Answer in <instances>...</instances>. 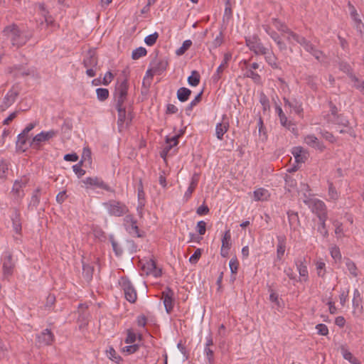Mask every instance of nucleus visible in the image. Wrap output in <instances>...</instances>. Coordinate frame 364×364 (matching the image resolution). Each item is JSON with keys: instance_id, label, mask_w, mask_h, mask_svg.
Wrapping results in <instances>:
<instances>
[{"instance_id": "f257e3e1", "label": "nucleus", "mask_w": 364, "mask_h": 364, "mask_svg": "<svg viewBox=\"0 0 364 364\" xmlns=\"http://www.w3.org/2000/svg\"><path fill=\"white\" fill-rule=\"evenodd\" d=\"M123 75L125 78L120 82L119 78H118L117 80L119 85L117 87H115V97H117L116 107L118 112L117 124L119 132H122L127 129L132 121V106L127 99L129 85L127 83V73L126 70L123 71Z\"/></svg>"}, {"instance_id": "f03ea898", "label": "nucleus", "mask_w": 364, "mask_h": 364, "mask_svg": "<svg viewBox=\"0 0 364 364\" xmlns=\"http://www.w3.org/2000/svg\"><path fill=\"white\" fill-rule=\"evenodd\" d=\"M2 35L6 39H10L12 46L17 48L25 45L32 37L31 33H24L21 32L17 25L14 23L6 26L2 31Z\"/></svg>"}, {"instance_id": "7ed1b4c3", "label": "nucleus", "mask_w": 364, "mask_h": 364, "mask_svg": "<svg viewBox=\"0 0 364 364\" xmlns=\"http://www.w3.org/2000/svg\"><path fill=\"white\" fill-rule=\"evenodd\" d=\"M118 286L123 292L125 299L130 304H135L137 300V292L131 280L126 276H122L118 280Z\"/></svg>"}, {"instance_id": "20e7f679", "label": "nucleus", "mask_w": 364, "mask_h": 364, "mask_svg": "<svg viewBox=\"0 0 364 364\" xmlns=\"http://www.w3.org/2000/svg\"><path fill=\"white\" fill-rule=\"evenodd\" d=\"M83 65L87 68L86 74L92 77L96 75L98 58L95 50H89L83 59Z\"/></svg>"}, {"instance_id": "39448f33", "label": "nucleus", "mask_w": 364, "mask_h": 364, "mask_svg": "<svg viewBox=\"0 0 364 364\" xmlns=\"http://www.w3.org/2000/svg\"><path fill=\"white\" fill-rule=\"evenodd\" d=\"M58 134V131L54 129H51L48 132H41L33 138L30 146L33 149L40 150L43 142L50 140L57 136Z\"/></svg>"}, {"instance_id": "423d86ee", "label": "nucleus", "mask_w": 364, "mask_h": 364, "mask_svg": "<svg viewBox=\"0 0 364 364\" xmlns=\"http://www.w3.org/2000/svg\"><path fill=\"white\" fill-rule=\"evenodd\" d=\"M245 43L249 49L256 55L265 54V50L267 48L264 46L257 36L254 35L252 36L246 37Z\"/></svg>"}, {"instance_id": "0eeeda50", "label": "nucleus", "mask_w": 364, "mask_h": 364, "mask_svg": "<svg viewBox=\"0 0 364 364\" xmlns=\"http://www.w3.org/2000/svg\"><path fill=\"white\" fill-rule=\"evenodd\" d=\"M123 221L125 229L130 235L138 237H141L137 226V221L132 215H127L124 218Z\"/></svg>"}, {"instance_id": "6e6552de", "label": "nucleus", "mask_w": 364, "mask_h": 364, "mask_svg": "<svg viewBox=\"0 0 364 364\" xmlns=\"http://www.w3.org/2000/svg\"><path fill=\"white\" fill-rule=\"evenodd\" d=\"M10 73H14L15 77L34 76L36 70L34 68H24L23 65H16L9 68Z\"/></svg>"}, {"instance_id": "1a4fd4ad", "label": "nucleus", "mask_w": 364, "mask_h": 364, "mask_svg": "<svg viewBox=\"0 0 364 364\" xmlns=\"http://www.w3.org/2000/svg\"><path fill=\"white\" fill-rule=\"evenodd\" d=\"M310 207L318 218H327V210L325 203L318 199H313L310 202Z\"/></svg>"}, {"instance_id": "9d476101", "label": "nucleus", "mask_w": 364, "mask_h": 364, "mask_svg": "<svg viewBox=\"0 0 364 364\" xmlns=\"http://www.w3.org/2000/svg\"><path fill=\"white\" fill-rule=\"evenodd\" d=\"M272 23L279 31L288 35L287 40L291 43V39L293 38V35H296V33L289 29L284 23H282L278 18H272Z\"/></svg>"}, {"instance_id": "9b49d317", "label": "nucleus", "mask_w": 364, "mask_h": 364, "mask_svg": "<svg viewBox=\"0 0 364 364\" xmlns=\"http://www.w3.org/2000/svg\"><path fill=\"white\" fill-rule=\"evenodd\" d=\"M291 154L295 159L297 164L304 163L309 157V153L301 146H294L292 148Z\"/></svg>"}, {"instance_id": "f8f14e48", "label": "nucleus", "mask_w": 364, "mask_h": 364, "mask_svg": "<svg viewBox=\"0 0 364 364\" xmlns=\"http://www.w3.org/2000/svg\"><path fill=\"white\" fill-rule=\"evenodd\" d=\"M82 182L85 184L89 185L90 186H95L107 191H112L110 186L98 177H87L84 179Z\"/></svg>"}, {"instance_id": "ddd939ff", "label": "nucleus", "mask_w": 364, "mask_h": 364, "mask_svg": "<svg viewBox=\"0 0 364 364\" xmlns=\"http://www.w3.org/2000/svg\"><path fill=\"white\" fill-rule=\"evenodd\" d=\"M231 247V233L230 230H227L222 238V246L220 250V255L223 257H227L229 254V250Z\"/></svg>"}, {"instance_id": "4468645a", "label": "nucleus", "mask_w": 364, "mask_h": 364, "mask_svg": "<svg viewBox=\"0 0 364 364\" xmlns=\"http://www.w3.org/2000/svg\"><path fill=\"white\" fill-rule=\"evenodd\" d=\"M231 54L225 53L224 55V58L221 64L218 66L216 70V72L213 75V80L214 82H217L221 78V75L223 73L224 70L227 68L228 62L231 59Z\"/></svg>"}, {"instance_id": "2eb2a0df", "label": "nucleus", "mask_w": 364, "mask_h": 364, "mask_svg": "<svg viewBox=\"0 0 364 364\" xmlns=\"http://www.w3.org/2000/svg\"><path fill=\"white\" fill-rule=\"evenodd\" d=\"M18 95V90H15L14 87L13 86L11 89L5 95L3 100L2 106H4V108H8L10 106H11L15 102Z\"/></svg>"}, {"instance_id": "dca6fc26", "label": "nucleus", "mask_w": 364, "mask_h": 364, "mask_svg": "<svg viewBox=\"0 0 364 364\" xmlns=\"http://www.w3.org/2000/svg\"><path fill=\"white\" fill-rule=\"evenodd\" d=\"M277 240V259L280 261L286 250L287 238L285 235H278Z\"/></svg>"}, {"instance_id": "f3484780", "label": "nucleus", "mask_w": 364, "mask_h": 364, "mask_svg": "<svg viewBox=\"0 0 364 364\" xmlns=\"http://www.w3.org/2000/svg\"><path fill=\"white\" fill-rule=\"evenodd\" d=\"M304 141L309 146L316 149L320 151H323L326 148L323 144L319 141L318 138L313 134L307 135L304 138Z\"/></svg>"}, {"instance_id": "a211bd4d", "label": "nucleus", "mask_w": 364, "mask_h": 364, "mask_svg": "<svg viewBox=\"0 0 364 364\" xmlns=\"http://www.w3.org/2000/svg\"><path fill=\"white\" fill-rule=\"evenodd\" d=\"M290 229L295 231L300 225V220L297 212L289 210L287 213Z\"/></svg>"}, {"instance_id": "6ab92c4d", "label": "nucleus", "mask_w": 364, "mask_h": 364, "mask_svg": "<svg viewBox=\"0 0 364 364\" xmlns=\"http://www.w3.org/2000/svg\"><path fill=\"white\" fill-rule=\"evenodd\" d=\"M82 263V276L84 280L87 283H90L92 279L93 272H94V266L85 262L83 260Z\"/></svg>"}, {"instance_id": "aec40b11", "label": "nucleus", "mask_w": 364, "mask_h": 364, "mask_svg": "<svg viewBox=\"0 0 364 364\" xmlns=\"http://www.w3.org/2000/svg\"><path fill=\"white\" fill-rule=\"evenodd\" d=\"M296 43L304 47L306 51L311 53L316 47L304 36L299 34L293 35V38Z\"/></svg>"}, {"instance_id": "412c9836", "label": "nucleus", "mask_w": 364, "mask_h": 364, "mask_svg": "<svg viewBox=\"0 0 364 364\" xmlns=\"http://www.w3.org/2000/svg\"><path fill=\"white\" fill-rule=\"evenodd\" d=\"M14 264L12 262V255L9 254L4 260L3 273L4 277L11 276L13 274Z\"/></svg>"}, {"instance_id": "4be33fe9", "label": "nucleus", "mask_w": 364, "mask_h": 364, "mask_svg": "<svg viewBox=\"0 0 364 364\" xmlns=\"http://www.w3.org/2000/svg\"><path fill=\"white\" fill-rule=\"evenodd\" d=\"M12 227L14 231L17 234L21 233L22 226L21 222V214L17 209H15L11 217Z\"/></svg>"}, {"instance_id": "5701e85b", "label": "nucleus", "mask_w": 364, "mask_h": 364, "mask_svg": "<svg viewBox=\"0 0 364 364\" xmlns=\"http://www.w3.org/2000/svg\"><path fill=\"white\" fill-rule=\"evenodd\" d=\"M38 342L43 345H50L53 341V335L48 329H45L38 336Z\"/></svg>"}, {"instance_id": "b1692460", "label": "nucleus", "mask_w": 364, "mask_h": 364, "mask_svg": "<svg viewBox=\"0 0 364 364\" xmlns=\"http://www.w3.org/2000/svg\"><path fill=\"white\" fill-rule=\"evenodd\" d=\"M87 306L85 304H80L78 307V321L81 322L80 328L85 326L87 324L89 314L87 312Z\"/></svg>"}, {"instance_id": "393cba45", "label": "nucleus", "mask_w": 364, "mask_h": 364, "mask_svg": "<svg viewBox=\"0 0 364 364\" xmlns=\"http://www.w3.org/2000/svg\"><path fill=\"white\" fill-rule=\"evenodd\" d=\"M264 56L266 62L273 69L279 68L277 58L272 51H269L268 48L265 50V54H262Z\"/></svg>"}, {"instance_id": "a878e982", "label": "nucleus", "mask_w": 364, "mask_h": 364, "mask_svg": "<svg viewBox=\"0 0 364 364\" xmlns=\"http://www.w3.org/2000/svg\"><path fill=\"white\" fill-rule=\"evenodd\" d=\"M229 122L228 121H223L220 123H218L215 127V134L219 140L223 139L224 134L228 131Z\"/></svg>"}, {"instance_id": "bb28decb", "label": "nucleus", "mask_w": 364, "mask_h": 364, "mask_svg": "<svg viewBox=\"0 0 364 364\" xmlns=\"http://www.w3.org/2000/svg\"><path fill=\"white\" fill-rule=\"evenodd\" d=\"M284 105L292 108L297 114L300 115L303 112L302 105L296 100L289 101L288 99L284 98Z\"/></svg>"}, {"instance_id": "cd10ccee", "label": "nucleus", "mask_w": 364, "mask_h": 364, "mask_svg": "<svg viewBox=\"0 0 364 364\" xmlns=\"http://www.w3.org/2000/svg\"><path fill=\"white\" fill-rule=\"evenodd\" d=\"M269 36L277 43L279 49L281 51L287 50V44L282 40L281 37L276 31H271V33H269Z\"/></svg>"}, {"instance_id": "c85d7f7f", "label": "nucleus", "mask_w": 364, "mask_h": 364, "mask_svg": "<svg viewBox=\"0 0 364 364\" xmlns=\"http://www.w3.org/2000/svg\"><path fill=\"white\" fill-rule=\"evenodd\" d=\"M296 265L300 277L304 281H307L309 278V273L307 267L304 264V262L301 260H298L296 262Z\"/></svg>"}, {"instance_id": "c756f323", "label": "nucleus", "mask_w": 364, "mask_h": 364, "mask_svg": "<svg viewBox=\"0 0 364 364\" xmlns=\"http://www.w3.org/2000/svg\"><path fill=\"white\" fill-rule=\"evenodd\" d=\"M191 95V90L187 87H180L177 90V98L178 100L181 102H186L188 99L190 95Z\"/></svg>"}, {"instance_id": "7c9ffc66", "label": "nucleus", "mask_w": 364, "mask_h": 364, "mask_svg": "<svg viewBox=\"0 0 364 364\" xmlns=\"http://www.w3.org/2000/svg\"><path fill=\"white\" fill-rule=\"evenodd\" d=\"M137 192H138V209H142V208L145 205V193L144 191V186L141 180L139 181L138 188H137Z\"/></svg>"}, {"instance_id": "2f4dec72", "label": "nucleus", "mask_w": 364, "mask_h": 364, "mask_svg": "<svg viewBox=\"0 0 364 364\" xmlns=\"http://www.w3.org/2000/svg\"><path fill=\"white\" fill-rule=\"evenodd\" d=\"M253 193L256 201L266 200L269 196L268 191L263 188L256 189Z\"/></svg>"}, {"instance_id": "473e14b6", "label": "nucleus", "mask_w": 364, "mask_h": 364, "mask_svg": "<svg viewBox=\"0 0 364 364\" xmlns=\"http://www.w3.org/2000/svg\"><path fill=\"white\" fill-rule=\"evenodd\" d=\"M40 193H41V188H36L31 198V200L28 203V208L33 210V209H36L37 208V206L38 205L39 203H40Z\"/></svg>"}, {"instance_id": "72a5a7b5", "label": "nucleus", "mask_w": 364, "mask_h": 364, "mask_svg": "<svg viewBox=\"0 0 364 364\" xmlns=\"http://www.w3.org/2000/svg\"><path fill=\"white\" fill-rule=\"evenodd\" d=\"M144 268L147 269V272H146L147 274H152L156 277L160 275V274H161V269H159L156 267V264L155 262L152 259L147 262L146 264L144 266Z\"/></svg>"}, {"instance_id": "f704fd0d", "label": "nucleus", "mask_w": 364, "mask_h": 364, "mask_svg": "<svg viewBox=\"0 0 364 364\" xmlns=\"http://www.w3.org/2000/svg\"><path fill=\"white\" fill-rule=\"evenodd\" d=\"M27 183L26 178H21L20 181H16L14 183L12 191L17 196H21V191L23 187H25Z\"/></svg>"}, {"instance_id": "c9c22d12", "label": "nucleus", "mask_w": 364, "mask_h": 364, "mask_svg": "<svg viewBox=\"0 0 364 364\" xmlns=\"http://www.w3.org/2000/svg\"><path fill=\"white\" fill-rule=\"evenodd\" d=\"M168 66V62L166 60H159L154 62L152 70L155 73L164 71Z\"/></svg>"}, {"instance_id": "e433bc0d", "label": "nucleus", "mask_w": 364, "mask_h": 364, "mask_svg": "<svg viewBox=\"0 0 364 364\" xmlns=\"http://www.w3.org/2000/svg\"><path fill=\"white\" fill-rule=\"evenodd\" d=\"M276 112L278 114L279 117L280 123L283 127H289L291 125V122L287 120V117L285 114L283 112L282 109L280 106H276Z\"/></svg>"}, {"instance_id": "4c0bfd02", "label": "nucleus", "mask_w": 364, "mask_h": 364, "mask_svg": "<svg viewBox=\"0 0 364 364\" xmlns=\"http://www.w3.org/2000/svg\"><path fill=\"white\" fill-rule=\"evenodd\" d=\"M327 218H318L319 223L317 228V231L323 237H327L328 235V231L326 226V221Z\"/></svg>"}, {"instance_id": "58836bf2", "label": "nucleus", "mask_w": 364, "mask_h": 364, "mask_svg": "<svg viewBox=\"0 0 364 364\" xmlns=\"http://www.w3.org/2000/svg\"><path fill=\"white\" fill-rule=\"evenodd\" d=\"M200 76L198 71L193 70L191 75L188 77V83L193 87L197 86L200 83Z\"/></svg>"}, {"instance_id": "ea45409f", "label": "nucleus", "mask_w": 364, "mask_h": 364, "mask_svg": "<svg viewBox=\"0 0 364 364\" xmlns=\"http://www.w3.org/2000/svg\"><path fill=\"white\" fill-rule=\"evenodd\" d=\"M245 75L247 77L251 78L257 84H261L262 82L261 76L251 69H247Z\"/></svg>"}, {"instance_id": "a19ab883", "label": "nucleus", "mask_w": 364, "mask_h": 364, "mask_svg": "<svg viewBox=\"0 0 364 364\" xmlns=\"http://www.w3.org/2000/svg\"><path fill=\"white\" fill-rule=\"evenodd\" d=\"M127 212L128 208L124 204L120 202H115V216L123 215Z\"/></svg>"}, {"instance_id": "79ce46f5", "label": "nucleus", "mask_w": 364, "mask_h": 364, "mask_svg": "<svg viewBox=\"0 0 364 364\" xmlns=\"http://www.w3.org/2000/svg\"><path fill=\"white\" fill-rule=\"evenodd\" d=\"M178 135L173 136L171 138L167 137L166 139L167 146L164 148V151H168L172 147L176 146L178 144Z\"/></svg>"}, {"instance_id": "37998d69", "label": "nucleus", "mask_w": 364, "mask_h": 364, "mask_svg": "<svg viewBox=\"0 0 364 364\" xmlns=\"http://www.w3.org/2000/svg\"><path fill=\"white\" fill-rule=\"evenodd\" d=\"M147 53V51L144 47H139L134 50L132 53V58L134 60H137L141 57L145 56Z\"/></svg>"}, {"instance_id": "c03bdc74", "label": "nucleus", "mask_w": 364, "mask_h": 364, "mask_svg": "<svg viewBox=\"0 0 364 364\" xmlns=\"http://www.w3.org/2000/svg\"><path fill=\"white\" fill-rule=\"evenodd\" d=\"M192 45L191 40H186L183 41L182 46L176 50V53L177 55H182L188 50Z\"/></svg>"}, {"instance_id": "a18cd8bd", "label": "nucleus", "mask_w": 364, "mask_h": 364, "mask_svg": "<svg viewBox=\"0 0 364 364\" xmlns=\"http://www.w3.org/2000/svg\"><path fill=\"white\" fill-rule=\"evenodd\" d=\"M96 92L97 99L100 101H105L109 97V90L106 88H97Z\"/></svg>"}, {"instance_id": "49530a36", "label": "nucleus", "mask_w": 364, "mask_h": 364, "mask_svg": "<svg viewBox=\"0 0 364 364\" xmlns=\"http://www.w3.org/2000/svg\"><path fill=\"white\" fill-rule=\"evenodd\" d=\"M328 196L333 200H336L339 198V194L331 182L328 183Z\"/></svg>"}, {"instance_id": "de8ad7c7", "label": "nucleus", "mask_w": 364, "mask_h": 364, "mask_svg": "<svg viewBox=\"0 0 364 364\" xmlns=\"http://www.w3.org/2000/svg\"><path fill=\"white\" fill-rule=\"evenodd\" d=\"M346 265L347 269L349 271V272L353 277L358 276L357 267H356L355 264L352 260H350V259H347V260L346 262Z\"/></svg>"}, {"instance_id": "09e8293b", "label": "nucleus", "mask_w": 364, "mask_h": 364, "mask_svg": "<svg viewBox=\"0 0 364 364\" xmlns=\"http://www.w3.org/2000/svg\"><path fill=\"white\" fill-rule=\"evenodd\" d=\"M202 94H203L202 92L198 93L196 96L195 99L193 100H192L191 102V103L186 107V112L188 114H189L188 112H191L193 109V107H195L198 103H199L200 102L201 98H202Z\"/></svg>"}, {"instance_id": "8fccbe9b", "label": "nucleus", "mask_w": 364, "mask_h": 364, "mask_svg": "<svg viewBox=\"0 0 364 364\" xmlns=\"http://www.w3.org/2000/svg\"><path fill=\"white\" fill-rule=\"evenodd\" d=\"M8 169L9 163L4 159H1L0 161V178H5L6 177Z\"/></svg>"}, {"instance_id": "3c124183", "label": "nucleus", "mask_w": 364, "mask_h": 364, "mask_svg": "<svg viewBox=\"0 0 364 364\" xmlns=\"http://www.w3.org/2000/svg\"><path fill=\"white\" fill-rule=\"evenodd\" d=\"M167 313H171L173 308V297H162Z\"/></svg>"}, {"instance_id": "603ef678", "label": "nucleus", "mask_w": 364, "mask_h": 364, "mask_svg": "<svg viewBox=\"0 0 364 364\" xmlns=\"http://www.w3.org/2000/svg\"><path fill=\"white\" fill-rule=\"evenodd\" d=\"M158 37H159L158 33L154 32V33L150 34V35L147 36L146 37H145L144 42L147 46H151L156 43Z\"/></svg>"}, {"instance_id": "864d4df0", "label": "nucleus", "mask_w": 364, "mask_h": 364, "mask_svg": "<svg viewBox=\"0 0 364 364\" xmlns=\"http://www.w3.org/2000/svg\"><path fill=\"white\" fill-rule=\"evenodd\" d=\"M350 77L352 81L354 82V87L360 90L362 94L364 95V81L360 80L355 75H352Z\"/></svg>"}, {"instance_id": "5fc2aeb1", "label": "nucleus", "mask_w": 364, "mask_h": 364, "mask_svg": "<svg viewBox=\"0 0 364 364\" xmlns=\"http://www.w3.org/2000/svg\"><path fill=\"white\" fill-rule=\"evenodd\" d=\"M331 120L337 124L342 125L343 127H347L348 125V119L342 114L339 116H336L334 119H331Z\"/></svg>"}, {"instance_id": "6e6d98bb", "label": "nucleus", "mask_w": 364, "mask_h": 364, "mask_svg": "<svg viewBox=\"0 0 364 364\" xmlns=\"http://www.w3.org/2000/svg\"><path fill=\"white\" fill-rule=\"evenodd\" d=\"M82 163L83 160H81L78 164L73 166V171L78 178L82 177L85 173V171L81 168Z\"/></svg>"}, {"instance_id": "4d7b16f0", "label": "nucleus", "mask_w": 364, "mask_h": 364, "mask_svg": "<svg viewBox=\"0 0 364 364\" xmlns=\"http://www.w3.org/2000/svg\"><path fill=\"white\" fill-rule=\"evenodd\" d=\"M341 353H342L343 358L346 360H348L350 363H353V360L356 361V358H354L353 354L350 352H349L344 346H342L341 348Z\"/></svg>"}, {"instance_id": "13d9d810", "label": "nucleus", "mask_w": 364, "mask_h": 364, "mask_svg": "<svg viewBox=\"0 0 364 364\" xmlns=\"http://www.w3.org/2000/svg\"><path fill=\"white\" fill-rule=\"evenodd\" d=\"M139 345L137 344L130 345L123 347L122 351L123 353H127L128 355H130L136 353L139 350Z\"/></svg>"}, {"instance_id": "bf43d9fd", "label": "nucleus", "mask_w": 364, "mask_h": 364, "mask_svg": "<svg viewBox=\"0 0 364 364\" xmlns=\"http://www.w3.org/2000/svg\"><path fill=\"white\" fill-rule=\"evenodd\" d=\"M55 302V295L49 294L46 298V304H45V309H48V310L51 309V308L54 305Z\"/></svg>"}, {"instance_id": "052dcab7", "label": "nucleus", "mask_w": 364, "mask_h": 364, "mask_svg": "<svg viewBox=\"0 0 364 364\" xmlns=\"http://www.w3.org/2000/svg\"><path fill=\"white\" fill-rule=\"evenodd\" d=\"M201 255H202V250L198 248L197 249L194 253L189 258V262L191 263V264H196L198 262V261L199 260V259L201 257Z\"/></svg>"}, {"instance_id": "680f3d73", "label": "nucleus", "mask_w": 364, "mask_h": 364, "mask_svg": "<svg viewBox=\"0 0 364 364\" xmlns=\"http://www.w3.org/2000/svg\"><path fill=\"white\" fill-rule=\"evenodd\" d=\"M330 253L331 257L336 260H340L341 259V254L340 249L337 246H333L330 249Z\"/></svg>"}, {"instance_id": "e2e57ef3", "label": "nucleus", "mask_w": 364, "mask_h": 364, "mask_svg": "<svg viewBox=\"0 0 364 364\" xmlns=\"http://www.w3.org/2000/svg\"><path fill=\"white\" fill-rule=\"evenodd\" d=\"M325 267H326V264L323 262L322 261H318L316 262V270H317V274H318V277H324L325 275Z\"/></svg>"}, {"instance_id": "0e129e2a", "label": "nucleus", "mask_w": 364, "mask_h": 364, "mask_svg": "<svg viewBox=\"0 0 364 364\" xmlns=\"http://www.w3.org/2000/svg\"><path fill=\"white\" fill-rule=\"evenodd\" d=\"M348 8L350 10V16L353 19L354 22L360 20L358 18V14L356 11L355 6L350 2H348Z\"/></svg>"}, {"instance_id": "69168bd1", "label": "nucleus", "mask_w": 364, "mask_h": 364, "mask_svg": "<svg viewBox=\"0 0 364 364\" xmlns=\"http://www.w3.org/2000/svg\"><path fill=\"white\" fill-rule=\"evenodd\" d=\"M223 42V32L220 31L219 34L215 37V38L212 42V46L214 48H216L221 46Z\"/></svg>"}, {"instance_id": "338daca9", "label": "nucleus", "mask_w": 364, "mask_h": 364, "mask_svg": "<svg viewBox=\"0 0 364 364\" xmlns=\"http://www.w3.org/2000/svg\"><path fill=\"white\" fill-rule=\"evenodd\" d=\"M229 266H230L231 273L237 274V270H238V267H239V262L236 258L230 259Z\"/></svg>"}, {"instance_id": "774afa93", "label": "nucleus", "mask_w": 364, "mask_h": 364, "mask_svg": "<svg viewBox=\"0 0 364 364\" xmlns=\"http://www.w3.org/2000/svg\"><path fill=\"white\" fill-rule=\"evenodd\" d=\"M305 81L306 83L312 88L316 89V77L313 75H306L304 77Z\"/></svg>"}]
</instances>
